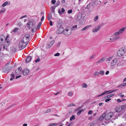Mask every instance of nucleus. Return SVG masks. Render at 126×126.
Here are the masks:
<instances>
[{
    "instance_id": "53",
    "label": "nucleus",
    "mask_w": 126,
    "mask_h": 126,
    "mask_svg": "<svg viewBox=\"0 0 126 126\" xmlns=\"http://www.w3.org/2000/svg\"><path fill=\"white\" fill-rule=\"evenodd\" d=\"M13 48V49H11V51H12V52L15 51L16 50V49L15 48Z\"/></svg>"
},
{
    "instance_id": "56",
    "label": "nucleus",
    "mask_w": 126,
    "mask_h": 126,
    "mask_svg": "<svg viewBox=\"0 0 126 126\" xmlns=\"http://www.w3.org/2000/svg\"><path fill=\"white\" fill-rule=\"evenodd\" d=\"M51 111V110L50 109H48L46 111V113H47L48 112H50Z\"/></svg>"
},
{
    "instance_id": "37",
    "label": "nucleus",
    "mask_w": 126,
    "mask_h": 126,
    "mask_svg": "<svg viewBox=\"0 0 126 126\" xmlns=\"http://www.w3.org/2000/svg\"><path fill=\"white\" fill-rule=\"evenodd\" d=\"M4 39L3 38H1L0 39V45H2L3 43Z\"/></svg>"
},
{
    "instance_id": "22",
    "label": "nucleus",
    "mask_w": 126,
    "mask_h": 126,
    "mask_svg": "<svg viewBox=\"0 0 126 126\" xmlns=\"http://www.w3.org/2000/svg\"><path fill=\"white\" fill-rule=\"evenodd\" d=\"M121 108V109L122 111L124 110H125L126 108V105H124L122 106H120Z\"/></svg>"
},
{
    "instance_id": "1",
    "label": "nucleus",
    "mask_w": 126,
    "mask_h": 126,
    "mask_svg": "<svg viewBox=\"0 0 126 126\" xmlns=\"http://www.w3.org/2000/svg\"><path fill=\"white\" fill-rule=\"evenodd\" d=\"M35 21L32 19L30 20L27 24V27L28 28H32L35 27Z\"/></svg>"
},
{
    "instance_id": "4",
    "label": "nucleus",
    "mask_w": 126,
    "mask_h": 126,
    "mask_svg": "<svg viewBox=\"0 0 126 126\" xmlns=\"http://www.w3.org/2000/svg\"><path fill=\"white\" fill-rule=\"evenodd\" d=\"M8 38V36H7L6 39V43H5L4 44V45L3 46V47L4 49H5L7 50H8L7 47L8 46H9L10 43V40L7 39Z\"/></svg>"
},
{
    "instance_id": "29",
    "label": "nucleus",
    "mask_w": 126,
    "mask_h": 126,
    "mask_svg": "<svg viewBox=\"0 0 126 126\" xmlns=\"http://www.w3.org/2000/svg\"><path fill=\"white\" fill-rule=\"evenodd\" d=\"M62 22L61 21H60L59 22V23H58L57 24V26L58 27H60L62 26Z\"/></svg>"
},
{
    "instance_id": "62",
    "label": "nucleus",
    "mask_w": 126,
    "mask_h": 126,
    "mask_svg": "<svg viewBox=\"0 0 126 126\" xmlns=\"http://www.w3.org/2000/svg\"><path fill=\"white\" fill-rule=\"evenodd\" d=\"M27 16V15H24L22 16L20 18V19H22L23 18L26 17Z\"/></svg>"
},
{
    "instance_id": "14",
    "label": "nucleus",
    "mask_w": 126,
    "mask_h": 126,
    "mask_svg": "<svg viewBox=\"0 0 126 126\" xmlns=\"http://www.w3.org/2000/svg\"><path fill=\"white\" fill-rule=\"evenodd\" d=\"M11 69V66H9L7 67L6 68H4L2 70V72L4 73H5L7 71L9 72Z\"/></svg>"
},
{
    "instance_id": "47",
    "label": "nucleus",
    "mask_w": 126,
    "mask_h": 126,
    "mask_svg": "<svg viewBox=\"0 0 126 126\" xmlns=\"http://www.w3.org/2000/svg\"><path fill=\"white\" fill-rule=\"evenodd\" d=\"M56 1L55 0H52L51 1V3L53 4H54L56 3Z\"/></svg>"
},
{
    "instance_id": "35",
    "label": "nucleus",
    "mask_w": 126,
    "mask_h": 126,
    "mask_svg": "<svg viewBox=\"0 0 126 126\" xmlns=\"http://www.w3.org/2000/svg\"><path fill=\"white\" fill-rule=\"evenodd\" d=\"M11 78L10 79V80L11 81L15 78L14 74H12L11 75Z\"/></svg>"
},
{
    "instance_id": "15",
    "label": "nucleus",
    "mask_w": 126,
    "mask_h": 126,
    "mask_svg": "<svg viewBox=\"0 0 126 126\" xmlns=\"http://www.w3.org/2000/svg\"><path fill=\"white\" fill-rule=\"evenodd\" d=\"M100 28V26L98 25L92 30V32H96L99 30Z\"/></svg>"
},
{
    "instance_id": "11",
    "label": "nucleus",
    "mask_w": 126,
    "mask_h": 126,
    "mask_svg": "<svg viewBox=\"0 0 126 126\" xmlns=\"http://www.w3.org/2000/svg\"><path fill=\"white\" fill-rule=\"evenodd\" d=\"M55 42V40H53L49 42L47 44V48H48L51 47L54 43Z\"/></svg>"
},
{
    "instance_id": "38",
    "label": "nucleus",
    "mask_w": 126,
    "mask_h": 126,
    "mask_svg": "<svg viewBox=\"0 0 126 126\" xmlns=\"http://www.w3.org/2000/svg\"><path fill=\"white\" fill-rule=\"evenodd\" d=\"M57 124L55 123L54 124H50L48 126H55L57 125Z\"/></svg>"
},
{
    "instance_id": "43",
    "label": "nucleus",
    "mask_w": 126,
    "mask_h": 126,
    "mask_svg": "<svg viewBox=\"0 0 126 126\" xmlns=\"http://www.w3.org/2000/svg\"><path fill=\"white\" fill-rule=\"evenodd\" d=\"M15 105V104H13V105L9 106L7 108H6V109L8 110V109L11 108H12V107H13Z\"/></svg>"
},
{
    "instance_id": "8",
    "label": "nucleus",
    "mask_w": 126,
    "mask_h": 126,
    "mask_svg": "<svg viewBox=\"0 0 126 126\" xmlns=\"http://www.w3.org/2000/svg\"><path fill=\"white\" fill-rule=\"evenodd\" d=\"M113 115V113L112 112H109L106 115H105V119L106 120H110L111 117H112Z\"/></svg>"
},
{
    "instance_id": "52",
    "label": "nucleus",
    "mask_w": 126,
    "mask_h": 126,
    "mask_svg": "<svg viewBox=\"0 0 126 126\" xmlns=\"http://www.w3.org/2000/svg\"><path fill=\"white\" fill-rule=\"evenodd\" d=\"M111 100V99L108 98V99H107L105 100V102H107Z\"/></svg>"
},
{
    "instance_id": "60",
    "label": "nucleus",
    "mask_w": 126,
    "mask_h": 126,
    "mask_svg": "<svg viewBox=\"0 0 126 126\" xmlns=\"http://www.w3.org/2000/svg\"><path fill=\"white\" fill-rule=\"evenodd\" d=\"M117 101L118 103H120L122 101L120 100V99H118L117 100Z\"/></svg>"
},
{
    "instance_id": "36",
    "label": "nucleus",
    "mask_w": 126,
    "mask_h": 126,
    "mask_svg": "<svg viewBox=\"0 0 126 126\" xmlns=\"http://www.w3.org/2000/svg\"><path fill=\"white\" fill-rule=\"evenodd\" d=\"M8 4V2L7 1H6L2 5V6L3 7H4L6 5Z\"/></svg>"
},
{
    "instance_id": "27",
    "label": "nucleus",
    "mask_w": 126,
    "mask_h": 126,
    "mask_svg": "<svg viewBox=\"0 0 126 126\" xmlns=\"http://www.w3.org/2000/svg\"><path fill=\"white\" fill-rule=\"evenodd\" d=\"M126 86V83H124L118 86V87L121 88Z\"/></svg>"
},
{
    "instance_id": "2",
    "label": "nucleus",
    "mask_w": 126,
    "mask_h": 126,
    "mask_svg": "<svg viewBox=\"0 0 126 126\" xmlns=\"http://www.w3.org/2000/svg\"><path fill=\"white\" fill-rule=\"evenodd\" d=\"M30 37V35L29 34H26L24 37L22 41L25 44H26L27 45L28 43V41L29 40Z\"/></svg>"
},
{
    "instance_id": "57",
    "label": "nucleus",
    "mask_w": 126,
    "mask_h": 126,
    "mask_svg": "<svg viewBox=\"0 0 126 126\" xmlns=\"http://www.w3.org/2000/svg\"><path fill=\"white\" fill-rule=\"evenodd\" d=\"M101 63V62L99 60L97 61L95 63L97 64H98V63Z\"/></svg>"
},
{
    "instance_id": "19",
    "label": "nucleus",
    "mask_w": 126,
    "mask_h": 126,
    "mask_svg": "<svg viewBox=\"0 0 126 126\" xmlns=\"http://www.w3.org/2000/svg\"><path fill=\"white\" fill-rule=\"evenodd\" d=\"M113 36H115V37H114L113 38V41L118 40L121 38V37L120 36L118 35L117 36H114V34H113Z\"/></svg>"
},
{
    "instance_id": "63",
    "label": "nucleus",
    "mask_w": 126,
    "mask_h": 126,
    "mask_svg": "<svg viewBox=\"0 0 126 126\" xmlns=\"http://www.w3.org/2000/svg\"><path fill=\"white\" fill-rule=\"evenodd\" d=\"M42 22H40L39 23L38 26H41V24H42Z\"/></svg>"
},
{
    "instance_id": "51",
    "label": "nucleus",
    "mask_w": 126,
    "mask_h": 126,
    "mask_svg": "<svg viewBox=\"0 0 126 126\" xmlns=\"http://www.w3.org/2000/svg\"><path fill=\"white\" fill-rule=\"evenodd\" d=\"M72 10L70 9V10H69L68 11L67 13L68 14H71L72 13Z\"/></svg>"
},
{
    "instance_id": "5",
    "label": "nucleus",
    "mask_w": 126,
    "mask_h": 126,
    "mask_svg": "<svg viewBox=\"0 0 126 126\" xmlns=\"http://www.w3.org/2000/svg\"><path fill=\"white\" fill-rule=\"evenodd\" d=\"M118 90V89H116L113 90L112 91H111V90H109V91H105L104 92L102 93V94H101L100 95H99L98 96H102V95H104L105 94H106V95L108 94H110L111 93H112L113 92L116 91L117 90Z\"/></svg>"
},
{
    "instance_id": "64",
    "label": "nucleus",
    "mask_w": 126,
    "mask_h": 126,
    "mask_svg": "<svg viewBox=\"0 0 126 126\" xmlns=\"http://www.w3.org/2000/svg\"><path fill=\"white\" fill-rule=\"evenodd\" d=\"M65 0H63L62 1V3H65Z\"/></svg>"
},
{
    "instance_id": "21",
    "label": "nucleus",
    "mask_w": 126,
    "mask_h": 126,
    "mask_svg": "<svg viewBox=\"0 0 126 126\" xmlns=\"http://www.w3.org/2000/svg\"><path fill=\"white\" fill-rule=\"evenodd\" d=\"M105 113H103L100 117L99 118V120L100 121L104 119V117H105Z\"/></svg>"
},
{
    "instance_id": "59",
    "label": "nucleus",
    "mask_w": 126,
    "mask_h": 126,
    "mask_svg": "<svg viewBox=\"0 0 126 126\" xmlns=\"http://www.w3.org/2000/svg\"><path fill=\"white\" fill-rule=\"evenodd\" d=\"M22 24L21 23H19L18 24V25L19 27H21L22 26Z\"/></svg>"
},
{
    "instance_id": "44",
    "label": "nucleus",
    "mask_w": 126,
    "mask_h": 126,
    "mask_svg": "<svg viewBox=\"0 0 126 126\" xmlns=\"http://www.w3.org/2000/svg\"><path fill=\"white\" fill-rule=\"evenodd\" d=\"M60 3V2L59 1H57L55 5L54 6V7H56L58 6L59 5Z\"/></svg>"
},
{
    "instance_id": "17",
    "label": "nucleus",
    "mask_w": 126,
    "mask_h": 126,
    "mask_svg": "<svg viewBox=\"0 0 126 126\" xmlns=\"http://www.w3.org/2000/svg\"><path fill=\"white\" fill-rule=\"evenodd\" d=\"M65 11L64 9L63 8H62L61 9V11L60 10V9L58 10V12L60 15H61L63 14Z\"/></svg>"
},
{
    "instance_id": "39",
    "label": "nucleus",
    "mask_w": 126,
    "mask_h": 126,
    "mask_svg": "<svg viewBox=\"0 0 126 126\" xmlns=\"http://www.w3.org/2000/svg\"><path fill=\"white\" fill-rule=\"evenodd\" d=\"M112 58H113V56L109 57L107 59V61H110V60H111L112 59Z\"/></svg>"
},
{
    "instance_id": "23",
    "label": "nucleus",
    "mask_w": 126,
    "mask_h": 126,
    "mask_svg": "<svg viewBox=\"0 0 126 126\" xmlns=\"http://www.w3.org/2000/svg\"><path fill=\"white\" fill-rule=\"evenodd\" d=\"M91 25H90L85 27L82 29L81 30V31H83L87 29L88 28H89L90 27H91Z\"/></svg>"
},
{
    "instance_id": "61",
    "label": "nucleus",
    "mask_w": 126,
    "mask_h": 126,
    "mask_svg": "<svg viewBox=\"0 0 126 126\" xmlns=\"http://www.w3.org/2000/svg\"><path fill=\"white\" fill-rule=\"evenodd\" d=\"M72 93L71 92H69L68 94V95L69 96H71L72 95Z\"/></svg>"
},
{
    "instance_id": "34",
    "label": "nucleus",
    "mask_w": 126,
    "mask_h": 126,
    "mask_svg": "<svg viewBox=\"0 0 126 126\" xmlns=\"http://www.w3.org/2000/svg\"><path fill=\"white\" fill-rule=\"evenodd\" d=\"M82 88H86L87 87V85L86 83H84L82 85Z\"/></svg>"
},
{
    "instance_id": "3",
    "label": "nucleus",
    "mask_w": 126,
    "mask_h": 126,
    "mask_svg": "<svg viewBox=\"0 0 126 126\" xmlns=\"http://www.w3.org/2000/svg\"><path fill=\"white\" fill-rule=\"evenodd\" d=\"M72 32L71 29L67 28L64 30L63 32L64 34L66 35H69L71 34Z\"/></svg>"
},
{
    "instance_id": "20",
    "label": "nucleus",
    "mask_w": 126,
    "mask_h": 126,
    "mask_svg": "<svg viewBox=\"0 0 126 126\" xmlns=\"http://www.w3.org/2000/svg\"><path fill=\"white\" fill-rule=\"evenodd\" d=\"M122 111L120 106L117 107L115 109V111L117 112H119Z\"/></svg>"
},
{
    "instance_id": "49",
    "label": "nucleus",
    "mask_w": 126,
    "mask_h": 126,
    "mask_svg": "<svg viewBox=\"0 0 126 126\" xmlns=\"http://www.w3.org/2000/svg\"><path fill=\"white\" fill-rule=\"evenodd\" d=\"M18 30V29L17 28H16L14 29L13 31L14 32H16Z\"/></svg>"
},
{
    "instance_id": "6",
    "label": "nucleus",
    "mask_w": 126,
    "mask_h": 126,
    "mask_svg": "<svg viewBox=\"0 0 126 126\" xmlns=\"http://www.w3.org/2000/svg\"><path fill=\"white\" fill-rule=\"evenodd\" d=\"M27 46V44H25L22 40L20 41L19 44V48L21 50Z\"/></svg>"
},
{
    "instance_id": "42",
    "label": "nucleus",
    "mask_w": 126,
    "mask_h": 126,
    "mask_svg": "<svg viewBox=\"0 0 126 126\" xmlns=\"http://www.w3.org/2000/svg\"><path fill=\"white\" fill-rule=\"evenodd\" d=\"M75 119V117L74 115H73L70 118V120L71 121Z\"/></svg>"
},
{
    "instance_id": "54",
    "label": "nucleus",
    "mask_w": 126,
    "mask_h": 126,
    "mask_svg": "<svg viewBox=\"0 0 126 126\" xmlns=\"http://www.w3.org/2000/svg\"><path fill=\"white\" fill-rule=\"evenodd\" d=\"M60 54L59 53H57L55 54L54 55V56H58Z\"/></svg>"
},
{
    "instance_id": "58",
    "label": "nucleus",
    "mask_w": 126,
    "mask_h": 126,
    "mask_svg": "<svg viewBox=\"0 0 126 126\" xmlns=\"http://www.w3.org/2000/svg\"><path fill=\"white\" fill-rule=\"evenodd\" d=\"M73 106H75V105H74L73 104H70L68 106V107H71Z\"/></svg>"
},
{
    "instance_id": "10",
    "label": "nucleus",
    "mask_w": 126,
    "mask_h": 126,
    "mask_svg": "<svg viewBox=\"0 0 126 126\" xmlns=\"http://www.w3.org/2000/svg\"><path fill=\"white\" fill-rule=\"evenodd\" d=\"M118 61V59L117 58L113 59L111 63V66L113 67L117 63Z\"/></svg>"
},
{
    "instance_id": "18",
    "label": "nucleus",
    "mask_w": 126,
    "mask_h": 126,
    "mask_svg": "<svg viewBox=\"0 0 126 126\" xmlns=\"http://www.w3.org/2000/svg\"><path fill=\"white\" fill-rule=\"evenodd\" d=\"M32 58L30 56H28L26 58V61L27 63H28L31 60Z\"/></svg>"
},
{
    "instance_id": "46",
    "label": "nucleus",
    "mask_w": 126,
    "mask_h": 126,
    "mask_svg": "<svg viewBox=\"0 0 126 126\" xmlns=\"http://www.w3.org/2000/svg\"><path fill=\"white\" fill-rule=\"evenodd\" d=\"M40 61V59L39 57L38 59H36L35 61V62L36 63H37L39 62Z\"/></svg>"
},
{
    "instance_id": "33",
    "label": "nucleus",
    "mask_w": 126,
    "mask_h": 126,
    "mask_svg": "<svg viewBox=\"0 0 126 126\" xmlns=\"http://www.w3.org/2000/svg\"><path fill=\"white\" fill-rule=\"evenodd\" d=\"M55 8V7L54 6H52L51 7V11L52 12L54 13Z\"/></svg>"
},
{
    "instance_id": "7",
    "label": "nucleus",
    "mask_w": 126,
    "mask_h": 126,
    "mask_svg": "<svg viewBox=\"0 0 126 126\" xmlns=\"http://www.w3.org/2000/svg\"><path fill=\"white\" fill-rule=\"evenodd\" d=\"M125 51H126V49L125 48L120 49L118 52V55H119V56H121L124 55L125 54Z\"/></svg>"
},
{
    "instance_id": "50",
    "label": "nucleus",
    "mask_w": 126,
    "mask_h": 126,
    "mask_svg": "<svg viewBox=\"0 0 126 126\" xmlns=\"http://www.w3.org/2000/svg\"><path fill=\"white\" fill-rule=\"evenodd\" d=\"M83 107V105H82L81 106H80V107H79V108H78L76 109V110H79L80 109H81Z\"/></svg>"
},
{
    "instance_id": "32",
    "label": "nucleus",
    "mask_w": 126,
    "mask_h": 126,
    "mask_svg": "<svg viewBox=\"0 0 126 126\" xmlns=\"http://www.w3.org/2000/svg\"><path fill=\"white\" fill-rule=\"evenodd\" d=\"M106 59L105 57H104L102 58L101 59L99 60L101 63H103L104 61Z\"/></svg>"
},
{
    "instance_id": "25",
    "label": "nucleus",
    "mask_w": 126,
    "mask_h": 126,
    "mask_svg": "<svg viewBox=\"0 0 126 126\" xmlns=\"http://www.w3.org/2000/svg\"><path fill=\"white\" fill-rule=\"evenodd\" d=\"M114 95V94H112L110 95H108L107 96H105L104 97L105 98L107 99V98H109L113 96Z\"/></svg>"
},
{
    "instance_id": "40",
    "label": "nucleus",
    "mask_w": 126,
    "mask_h": 126,
    "mask_svg": "<svg viewBox=\"0 0 126 126\" xmlns=\"http://www.w3.org/2000/svg\"><path fill=\"white\" fill-rule=\"evenodd\" d=\"M108 42H111L112 41H113V38H110V39H109V38H108L107 39Z\"/></svg>"
},
{
    "instance_id": "31",
    "label": "nucleus",
    "mask_w": 126,
    "mask_h": 126,
    "mask_svg": "<svg viewBox=\"0 0 126 126\" xmlns=\"http://www.w3.org/2000/svg\"><path fill=\"white\" fill-rule=\"evenodd\" d=\"M77 26L76 25L73 26L72 28L71 29V31L75 30L77 28Z\"/></svg>"
},
{
    "instance_id": "26",
    "label": "nucleus",
    "mask_w": 126,
    "mask_h": 126,
    "mask_svg": "<svg viewBox=\"0 0 126 126\" xmlns=\"http://www.w3.org/2000/svg\"><path fill=\"white\" fill-rule=\"evenodd\" d=\"M99 75V72L96 71L93 75V77H94L96 76H98Z\"/></svg>"
},
{
    "instance_id": "16",
    "label": "nucleus",
    "mask_w": 126,
    "mask_h": 126,
    "mask_svg": "<svg viewBox=\"0 0 126 126\" xmlns=\"http://www.w3.org/2000/svg\"><path fill=\"white\" fill-rule=\"evenodd\" d=\"M29 72V70L28 69L24 70L23 72V75L24 76H26L27 75Z\"/></svg>"
},
{
    "instance_id": "48",
    "label": "nucleus",
    "mask_w": 126,
    "mask_h": 126,
    "mask_svg": "<svg viewBox=\"0 0 126 126\" xmlns=\"http://www.w3.org/2000/svg\"><path fill=\"white\" fill-rule=\"evenodd\" d=\"M95 54H94L92 55L90 58V59H93L95 57Z\"/></svg>"
},
{
    "instance_id": "28",
    "label": "nucleus",
    "mask_w": 126,
    "mask_h": 126,
    "mask_svg": "<svg viewBox=\"0 0 126 126\" xmlns=\"http://www.w3.org/2000/svg\"><path fill=\"white\" fill-rule=\"evenodd\" d=\"M6 10V9L5 8H3L1 9L0 11V14L2 13H4Z\"/></svg>"
},
{
    "instance_id": "30",
    "label": "nucleus",
    "mask_w": 126,
    "mask_h": 126,
    "mask_svg": "<svg viewBox=\"0 0 126 126\" xmlns=\"http://www.w3.org/2000/svg\"><path fill=\"white\" fill-rule=\"evenodd\" d=\"M84 110H83L82 109L80 110H79L77 113V115H80V114L81 112L82 111H83Z\"/></svg>"
},
{
    "instance_id": "12",
    "label": "nucleus",
    "mask_w": 126,
    "mask_h": 126,
    "mask_svg": "<svg viewBox=\"0 0 126 126\" xmlns=\"http://www.w3.org/2000/svg\"><path fill=\"white\" fill-rule=\"evenodd\" d=\"M64 29L63 27L60 28L56 31L57 34H60L63 32Z\"/></svg>"
},
{
    "instance_id": "45",
    "label": "nucleus",
    "mask_w": 126,
    "mask_h": 126,
    "mask_svg": "<svg viewBox=\"0 0 126 126\" xmlns=\"http://www.w3.org/2000/svg\"><path fill=\"white\" fill-rule=\"evenodd\" d=\"M98 16H96L94 19V21H96L98 19Z\"/></svg>"
},
{
    "instance_id": "55",
    "label": "nucleus",
    "mask_w": 126,
    "mask_h": 126,
    "mask_svg": "<svg viewBox=\"0 0 126 126\" xmlns=\"http://www.w3.org/2000/svg\"><path fill=\"white\" fill-rule=\"evenodd\" d=\"M92 110H90L88 112V114L89 115H90L92 114Z\"/></svg>"
},
{
    "instance_id": "13",
    "label": "nucleus",
    "mask_w": 126,
    "mask_h": 126,
    "mask_svg": "<svg viewBox=\"0 0 126 126\" xmlns=\"http://www.w3.org/2000/svg\"><path fill=\"white\" fill-rule=\"evenodd\" d=\"M22 69L21 67H19L15 71V74L18 75L21 73V71Z\"/></svg>"
},
{
    "instance_id": "9",
    "label": "nucleus",
    "mask_w": 126,
    "mask_h": 126,
    "mask_svg": "<svg viewBox=\"0 0 126 126\" xmlns=\"http://www.w3.org/2000/svg\"><path fill=\"white\" fill-rule=\"evenodd\" d=\"M125 30L124 28L119 30L118 32H116L114 34V36H117L122 33L125 31Z\"/></svg>"
},
{
    "instance_id": "24",
    "label": "nucleus",
    "mask_w": 126,
    "mask_h": 126,
    "mask_svg": "<svg viewBox=\"0 0 126 126\" xmlns=\"http://www.w3.org/2000/svg\"><path fill=\"white\" fill-rule=\"evenodd\" d=\"M82 18V16L80 15H78L76 19L78 21H79Z\"/></svg>"
},
{
    "instance_id": "41",
    "label": "nucleus",
    "mask_w": 126,
    "mask_h": 126,
    "mask_svg": "<svg viewBox=\"0 0 126 126\" xmlns=\"http://www.w3.org/2000/svg\"><path fill=\"white\" fill-rule=\"evenodd\" d=\"M99 74L101 75H104V72L103 71H100V72H99Z\"/></svg>"
}]
</instances>
